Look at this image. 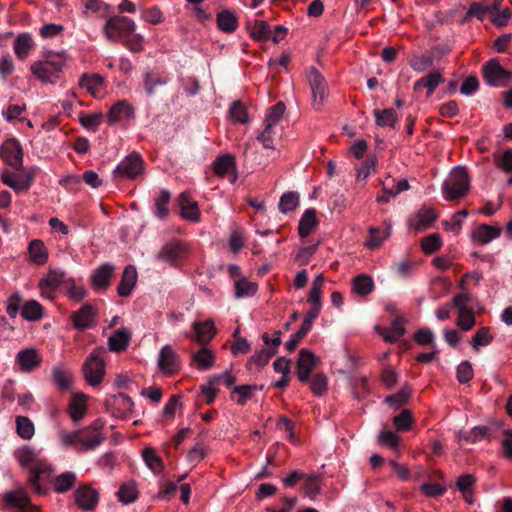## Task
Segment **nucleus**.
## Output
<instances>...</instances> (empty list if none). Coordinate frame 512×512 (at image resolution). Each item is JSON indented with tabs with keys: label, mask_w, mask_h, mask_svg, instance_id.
Returning <instances> with one entry per match:
<instances>
[{
	"label": "nucleus",
	"mask_w": 512,
	"mask_h": 512,
	"mask_svg": "<svg viewBox=\"0 0 512 512\" xmlns=\"http://www.w3.org/2000/svg\"><path fill=\"white\" fill-rule=\"evenodd\" d=\"M307 79L312 91L313 105L316 109H319L328 97L327 83L314 67L308 70Z\"/></svg>",
	"instance_id": "8"
},
{
	"label": "nucleus",
	"mask_w": 512,
	"mask_h": 512,
	"mask_svg": "<svg viewBox=\"0 0 512 512\" xmlns=\"http://www.w3.org/2000/svg\"><path fill=\"white\" fill-rule=\"evenodd\" d=\"M143 459L146 465L154 472L159 473L163 468V462L151 447H147L143 451Z\"/></svg>",
	"instance_id": "55"
},
{
	"label": "nucleus",
	"mask_w": 512,
	"mask_h": 512,
	"mask_svg": "<svg viewBox=\"0 0 512 512\" xmlns=\"http://www.w3.org/2000/svg\"><path fill=\"white\" fill-rule=\"evenodd\" d=\"M33 178V172H28L27 175L23 176L4 171L1 175L2 182L16 192L28 190L33 183Z\"/></svg>",
	"instance_id": "17"
},
{
	"label": "nucleus",
	"mask_w": 512,
	"mask_h": 512,
	"mask_svg": "<svg viewBox=\"0 0 512 512\" xmlns=\"http://www.w3.org/2000/svg\"><path fill=\"white\" fill-rule=\"evenodd\" d=\"M310 389L316 396H322L327 390V378L324 374L318 373L311 377Z\"/></svg>",
	"instance_id": "64"
},
{
	"label": "nucleus",
	"mask_w": 512,
	"mask_h": 512,
	"mask_svg": "<svg viewBox=\"0 0 512 512\" xmlns=\"http://www.w3.org/2000/svg\"><path fill=\"white\" fill-rule=\"evenodd\" d=\"M181 216L189 221L198 222L200 220V212L197 202L192 200L187 192H183L178 198Z\"/></svg>",
	"instance_id": "20"
},
{
	"label": "nucleus",
	"mask_w": 512,
	"mask_h": 512,
	"mask_svg": "<svg viewBox=\"0 0 512 512\" xmlns=\"http://www.w3.org/2000/svg\"><path fill=\"white\" fill-rule=\"evenodd\" d=\"M490 15H492V7L475 2L470 5L465 15V20L476 17L480 21H483Z\"/></svg>",
	"instance_id": "49"
},
{
	"label": "nucleus",
	"mask_w": 512,
	"mask_h": 512,
	"mask_svg": "<svg viewBox=\"0 0 512 512\" xmlns=\"http://www.w3.org/2000/svg\"><path fill=\"white\" fill-rule=\"evenodd\" d=\"M405 333L404 321L397 318L393 321L389 329H385L382 333L383 338L387 342H396Z\"/></svg>",
	"instance_id": "47"
},
{
	"label": "nucleus",
	"mask_w": 512,
	"mask_h": 512,
	"mask_svg": "<svg viewBox=\"0 0 512 512\" xmlns=\"http://www.w3.org/2000/svg\"><path fill=\"white\" fill-rule=\"evenodd\" d=\"M501 229L488 224H481L471 234L472 241L476 244L485 245L500 236Z\"/></svg>",
	"instance_id": "19"
},
{
	"label": "nucleus",
	"mask_w": 512,
	"mask_h": 512,
	"mask_svg": "<svg viewBox=\"0 0 512 512\" xmlns=\"http://www.w3.org/2000/svg\"><path fill=\"white\" fill-rule=\"evenodd\" d=\"M277 131L276 126L271 124H265L264 130L258 135V140L261 142L264 148L274 149V140L276 137Z\"/></svg>",
	"instance_id": "60"
},
{
	"label": "nucleus",
	"mask_w": 512,
	"mask_h": 512,
	"mask_svg": "<svg viewBox=\"0 0 512 512\" xmlns=\"http://www.w3.org/2000/svg\"><path fill=\"white\" fill-rule=\"evenodd\" d=\"M192 328L195 331V340L200 344L208 343L216 334V328L211 320L195 322Z\"/></svg>",
	"instance_id": "30"
},
{
	"label": "nucleus",
	"mask_w": 512,
	"mask_h": 512,
	"mask_svg": "<svg viewBox=\"0 0 512 512\" xmlns=\"http://www.w3.org/2000/svg\"><path fill=\"white\" fill-rule=\"evenodd\" d=\"M442 246V240L437 233L430 234L422 239L421 241V247L422 250L427 253H433L437 250H439Z\"/></svg>",
	"instance_id": "63"
},
{
	"label": "nucleus",
	"mask_w": 512,
	"mask_h": 512,
	"mask_svg": "<svg viewBox=\"0 0 512 512\" xmlns=\"http://www.w3.org/2000/svg\"><path fill=\"white\" fill-rule=\"evenodd\" d=\"M115 267L110 263L100 265L91 275L92 286L97 290H104L108 287Z\"/></svg>",
	"instance_id": "21"
},
{
	"label": "nucleus",
	"mask_w": 512,
	"mask_h": 512,
	"mask_svg": "<svg viewBox=\"0 0 512 512\" xmlns=\"http://www.w3.org/2000/svg\"><path fill=\"white\" fill-rule=\"evenodd\" d=\"M374 281L367 274H360L353 279L352 291L359 296L365 297L374 290Z\"/></svg>",
	"instance_id": "34"
},
{
	"label": "nucleus",
	"mask_w": 512,
	"mask_h": 512,
	"mask_svg": "<svg viewBox=\"0 0 512 512\" xmlns=\"http://www.w3.org/2000/svg\"><path fill=\"white\" fill-rule=\"evenodd\" d=\"M29 256L33 263L43 265L48 259V252L41 240H32L28 247Z\"/></svg>",
	"instance_id": "37"
},
{
	"label": "nucleus",
	"mask_w": 512,
	"mask_h": 512,
	"mask_svg": "<svg viewBox=\"0 0 512 512\" xmlns=\"http://www.w3.org/2000/svg\"><path fill=\"white\" fill-rule=\"evenodd\" d=\"M318 220L316 217V210L313 208L307 209L302 215L299 225L298 232L302 238L307 237L313 229L317 226Z\"/></svg>",
	"instance_id": "35"
},
{
	"label": "nucleus",
	"mask_w": 512,
	"mask_h": 512,
	"mask_svg": "<svg viewBox=\"0 0 512 512\" xmlns=\"http://www.w3.org/2000/svg\"><path fill=\"white\" fill-rule=\"evenodd\" d=\"M476 483V478L472 474H464L457 478L456 487L461 492L464 500L472 504L474 502V485Z\"/></svg>",
	"instance_id": "31"
},
{
	"label": "nucleus",
	"mask_w": 512,
	"mask_h": 512,
	"mask_svg": "<svg viewBox=\"0 0 512 512\" xmlns=\"http://www.w3.org/2000/svg\"><path fill=\"white\" fill-rule=\"evenodd\" d=\"M105 349L95 348L83 364V375L91 386H98L105 376V362L102 358Z\"/></svg>",
	"instance_id": "4"
},
{
	"label": "nucleus",
	"mask_w": 512,
	"mask_h": 512,
	"mask_svg": "<svg viewBox=\"0 0 512 512\" xmlns=\"http://www.w3.org/2000/svg\"><path fill=\"white\" fill-rule=\"evenodd\" d=\"M470 190V177L465 167H455L442 183L443 197L447 201L464 198Z\"/></svg>",
	"instance_id": "3"
},
{
	"label": "nucleus",
	"mask_w": 512,
	"mask_h": 512,
	"mask_svg": "<svg viewBox=\"0 0 512 512\" xmlns=\"http://www.w3.org/2000/svg\"><path fill=\"white\" fill-rule=\"evenodd\" d=\"M52 379L54 384L62 390L68 389L72 383L71 373L62 365H56L52 369Z\"/></svg>",
	"instance_id": "39"
},
{
	"label": "nucleus",
	"mask_w": 512,
	"mask_h": 512,
	"mask_svg": "<svg viewBox=\"0 0 512 512\" xmlns=\"http://www.w3.org/2000/svg\"><path fill=\"white\" fill-rule=\"evenodd\" d=\"M437 213L430 207H422L409 220L410 228L417 232L428 229L437 219Z\"/></svg>",
	"instance_id": "16"
},
{
	"label": "nucleus",
	"mask_w": 512,
	"mask_h": 512,
	"mask_svg": "<svg viewBox=\"0 0 512 512\" xmlns=\"http://www.w3.org/2000/svg\"><path fill=\"white\" fill-rule=\"evenodd\" d=\"M193 364L201 370H207L214 364L215 357L211 350L202 348L192 357Z\"/></svg>",
	"instance_id": "41"
},
{
	"label": "nucleus",
	"mask_w": 512,
	"mask_h": 512,
	"mask_svg": "<svg viewBox=\"0 0 512 512\" xmlns=\"http://www.w3.org/2000/svg\"><path fill=\"white\" fill-rule=\"evenodd\" d=\"M257 389L256 385H240L233 388L231 399L239 405H244L251 399L252 392Z\"/></svg>",
	"instance_id": "46"
},
{
	"label": "nucleus",
	"mask_w": 512,
	"mask_h": 512,
	"mask_svg": "<svg viewBox=\"0 0 512 512\" xmlns=\"http://www.w3.org/2000/svg\"><path fill=\"white\" fill-rule=\"evenodd\" d=\"M103 427V420L97 419L89 426L78 430L79 446L82 451L94 450L104 442L106 437L101 432Z\"/></svg>",
	"instance_id": "6"
},
{
	"label": "nucleus",
	"mask_w": 512,
	"mask_h": 512,
	"mask_svg": "<svg viewBox=\"0 0 512 512\" xmlns=\"http://www.w3.org/2000/svg\"><path fill=\"white\" fill-rule=\"evenodd\" d=\"M236 169L235 158L226 154L218 157L214 162V172L219 177H226L228 175H233Z\"/></svg>",
	"instance_id": "33"
},
{
	"label": "nucleus",
	"mask_w": 512,
	"mask_h": 512,
	"mask_svg": "<svg viewBox=\"0 0 512 512\" xmlns=\"http://www.w3.org/2000/svg\"><path fill=\"white\" fill-rule=\"evenodd\" d=\"M186 253L187 248L185 244L180 241H171L162 246L156 258L159 261L175 265L185 257Z\"/></svg>",
	"instance_id": "12"
},
{
	"label": "nucleus",
	"mask_w": 512,
	"mask_h": 512,
	"mask_svg": "<svg viewBox=\"0 0 512 512\" xmlns=\"http://www.w3.org/2000/svg\"><path fill=\"white\" fill-rule=\"evenodd\" d=\"M304 480V494L311 500H314L321 489V478L317 475H305Z\"/></svg>",
	"instance_id": "52"
},
{
	"label": "nucleus",
	"mask_w": 512,
	"mask_h": 512,
	"mask_svg": "<svg viewBox=\"0 0 512 512\" xmlns=\"http://www.w3.org/2000/svg\"><path fill=\"white\" fill-rule=\"evenodd\" d=\"M21 316L27 321H37L43 316V308L36 300H29L23 305Z\"/></svg>",
	"instance_id": "43"
},
{
	"label": "nucleus",
	"mask_w": 512,
	"mask_h": 512,
	"mask_svg": "<svg viewBox=\"0 0 512 512\" xmlns=\"http://www.w3.org/2000/svg\"><path fill=\"white\" fill-rule=\"evenodd\" d=\"M75 501L81 509L90 511L97 505L98 493L90 486L79 487L75 491Z\"/></svg>",
	"instance_id": "18"
},
{
	"label": "nucleus",
	"mask_w": 512,
	"mask_h": 512,
	"mask_svg": "<svg viewBox=\"0 0 512 512\" xmlns=\"http://www.w3.org/2000/svg\"><path fill=\"white\" fill-rule=\"evenodd\" d=\"M409 64L414 71L421 73L434 64V57L429 54L414 55L410 59Z\"/></svg>",
	"instance_id": "48"
},
{
	"label": "nucleus",
	"mask_w": 512,
	"mask_h": 512,
	"mask_svg": "<svg viewBox=\"0 0 512 512\" xmlns=\"http://www.w3.org/2000/svg\"><path fill=\"white\" fill-rule=\"evenodd\" d=\"M375 116L376 124L380 127H390L395 128L398 122L397 113L394 109H375L373 111Z\"/></svg>",
	"instance_id": "36"
},
{
	"label": "nucleus",
	"mask_w": 512,
	"mask_h": 512,
	"mask_svg": "<svg viewBox=\"0 0 512 512\" xmlns=\"http://www.w3.org/2000/svg\"><path fill=\"white\" fill-rule=\"evenodd\" d=\"M493 161L497 168L505 173L512 172V149L496 151L493 154Z\"/></svg>",
	"instance_id": "44"
},
{
	"label": "nucleus",
	"mask_w": 512,
	"mask_h": 512,
	"mask_svg": "<svg viewBox=\"0 0 512 512\" xmlns=\"http://www.w3.org/2000/svg\"><path fill=\"white\" fill-rule=\"evenodd\" d=\"M34 46L32 36L29 33H21L14 41L13 50L18 59L24 60Z\"/></svg>",
	"instance_id": "32"
},
{
	"label": "nucleus",
	"mask_w": 512,
	"mask_h": 512,
	"mask_svg": "<svg viewBox=\"0 0 512 512\" xmlns=\"http://www.w3.org/2000/svg\"><path fill=\"white\" fill-rule=\"evenodd\" d=\"M157 364L159 369L167 375L174 374L180 368L178 356L170 345L161 348Z\"/></svg>",
	"instance_id": "15"
},
{
	"label": "nucleus",
	"mask_w": 512,
	"mask_h": 512,
	"mask_svg": "<svg viewBox=\"0 0 512 512\" xmlns=\"http://www.w3.org/2000/svg\"><path fill=\"white\" fill-rule=\"evenodd\" d=\"M299 205V194L297 192L284 193L279 201V210L282 213L293 211Z\"/></svg>",
	"instance_id": "53"
},
{
	"label": "nucleus",
	"mask_w": 512,
	"mask_h": 512,
	"mask_svg": "<svg viewBox=\"0 0 512 512\" xmlns=\"http://www.w3.org/2000/svg\"><path fill=\"white\" fill-rule=\"evenodd\" d=\"M167 83L166 80L161 79L157 74L148 71L144 74L143 86L146 93L151 96L155 93L158 86H163Z\"/></svg>",
	"instance_id": "54"
},
{
	"label": "nucleus",
	"mask_w": 512,
	"mask_h": 512,
	"mask_svg": "<svg viewBox=\"0 0 512 512\" xmlns=\"http://www.w3.org/2000/svg\"><path fill=\"white\" fill-rule=\"evenodd\" d=\"M16 427L18 435L23 439H30L34 435V425L28 417L18 416Z\"/></svg>",
	"instance_id": "56"
},
{
	"label": "nucleus",
	"mask_w": 512,
	"mask_h": 512,
	"mask_svg": "<svg viewBox=\"0 0 512 512\" xmlns=\"http://www.w3.org/2000/svg\"><path fill=\"white\" fill-rule=\"evenodd\" d=\"M14 456L21 467L30 470L28 481L32 489L36 493L41 494L42 489L39 484V480L41 478H48L50 476V464L40 457V453L36 449L30 446H23L17 449L14 452Z\"/></svg>",
	"instance_id": "1"
},
{
	"label": "nucleus",
	"mask_w": 512,
	"mask_h": 512,
	"mask_svg": "<svg viewBox=\"0 0 512 512\" xmlns=\"http://www.w3.org/2000/svg\"><path fill=\"white\" fill-rule=\"evenodd\" d=\"M67 59L64 51H45L42 54V59L31 64V73L44 83L54 84L66 65Z\"/></svg>",
	"instance_id": "2"
},
{
	"label": "nucleus",
	"mask_w": 512,
	"mask_h": 512,
	"mask_svg": "<svg viewBox=\"0 0 512 512\" xmlns=\"http://www.w3.org/2000/svg\"><path fill=\"white\" fill-rule=\"evenodd\" d=\"M494 337L490 333L489 327H481L477 330L471 339V346L474 351H479L480 347L487 346L493 341Z\"/></svg>",
	"instance_id": "45"
},
{
	"label": "nucleus",
	"mask_w": 512,
	"mask_h": 512,
	"mask_svg": "<svg viewBox=\"0 0 512 512\" xmlns=\"http://www.w3.org/2000/svg\"><path fill=\"white\" fill-rule=\"evenodd\" d=\"M41 362V355L35 348L21 349L15 357V365L23 373L33 372L40 366Z\"/></svg>",
	"instance_id": "11"
},
{
	"label": "nucleus",
	"mask_w": 512,
	"mask_h": 512,
	"mask_svg": "<svg viewBox=\"0 0 512 512\" xmlns=\"http://www.w3.org/2000/svg\"><path fill=\"white\" fill-rule=\"evenodd\" d=\"M476 324L475 314L472 309L458 311L457 326L462 331L471 330Z\"/></svg>",
	"instance_id": "59"
},
{
	"label": "nucleus",
	"mask_w": 512,
	"mask_h": 512,
	"mask_svg": "<svg viewBox=\"0 0 512 512\" xmlns=\"http://www.w3.org/2000/svg\"><path fill=\"white\" fill-rule=\"evenodd\" d=\"M3 499L7 505L17 508H25L30 503L29 496L23 489L6 493Z\"/></svg>",
	"instance_id": "42"
},
{
	"label": "nucleus",
	"mask_w": 512,
	"mask_h": 512,
	"mask_svg": "<svg viewBox=\"0 0 512 512\" xmlns=\"http://www.w3.org/2000/svg\"><path fill=\"white\" fill-rule=\"evenodd\" d=\"M276 353L277 350L275 348L265 347L260 350H256L247 361L246 367L248 369H252L253 365L260 367L265 366Z\"/></svg>",
	"instance_id": "38"
},
{
	"label": "nucleus",
	"mask_w": 512,
	"mask_h": 512,
	"mask_svg": "<svg viewBox=\"0 0 512 512\" xmlns=\"http://www.w3.org/2000/svg\"><path fill=\"white\" fill-rule=\"evenodd\" d=\"M87 410V397L82 393H74L68 406V413L74 422L84 418Z\"/></svg>",
	"instance_id": "26"
},
{
	"label": "nucleus",
	"mask_w": 512,
	"mask_h": 512,
	"mask_svg": "<svg viewBox=\"0 0 512 512\" xmlns=\"http://www.w3.org/2000/svg\"><path fill=\"white\" fill-rule=\"evenodd\" d=\"M133 117L134 109L126 100H121L115 103L107 114V120L109 124H114L121 120L130 119Z\"/></svg>",
	"instance_id": "22"
},
{
	"label": "nucleus",
	"mask_w": 512,
	"mask_h": 512,
	"mask_svg": "<svg viewBox=\"0 0 512 512\" xmlns=\"http://www.w3.org/2000/svg\"><path fill=\"white\" fill-rule=\"evenodd\" d=\"M444 82V78L440 71L429 73L414 83V91H420L422 88L427 90V96H431L439 84Z\"/></svg>",
	"instance_id": "27"
},
{
	"label": "nucleus",
	"mask_w": 512,
	"mask_h": 512,
	"mask_svg": "<svg viewBox=\"0 0 512 512\" xmlns=\"http://www.w3.org/2000/svg\"><path fill=\"white\" fill-rule=\"evenodd\" d=\"M171 194L168 190L163 189L160 191L159 196L154 201V214L159 219H165L169 215L168 203Z\"/></svg>",
	"instance_id": "40"
},
{
	"label": "nucleus",
	"mask_w": 512,
	"mask_h": 512,
	"mask_svg": "<svg viewBox=\"0 0 512 512\" xmlns=\"http://www.w3.org/2000/svg\"><path fill=\"white\" fill-rule=\"evenodd\" d=\"M284 112H285V105L282 102L276 103L274 106L269 108V110L265 116V124H271L273 126H277V124L282 119Z\"/></svg>",
	"instance_id": "61"
},
{
	"label": "nucleus",
	"mask_w": 512,
	"mask_h": 512,
	"mask_svg": "<svg viewBox=\"0 0 512 512\" xmlns=\"http://www.w3.org/2000/svg\"><path fill=\"white\" fill-rule=\"evenodd\" d=\"M135 29L136 24L130 18L114 16L106 21L103 27V33L108 40L119 41L131 35Z\"/></svg>",
	"instance_id": "5"
},
{
	"label": "nucleus",
	"mask_w": 512,
	"mask_h": 512,
	"mask_svg": "<svg viewBox=\"0 0 512 512\" xmlns=\"http://www.w3.org/2000/svg\"><path fill=\"white\" fill-rule=\"evenodd\" d=\"M217 27L224 33H233L238 28V18L230 10H222L217 14L216 17Z\"/></svg>",
	"instance_id": "29"
},
{
	"label": "nucleus",
	"mask_w": 512,
	"mask_h": 512,
	"mask_svg": "<svg viewBox=\"0 0 512 512\" xmlns=\"http://www.w3.org/2000/svg\"><path fill=\"white\" fill-rule=\"evenodd\" d=\"M64 271L60 269H51L45 277L39 281V288L42 294H49L56 290L64 278Z\"/></svg>",
	"instance_id": "25"
},
{
	"label": "nucleus",
	"mask_w": 512,
	"mask_h": 512,
	"mask_svg": "<svg viewBox=\"0 0 512 512\" xmlns=\"http://www.w3.org/2000/svg\"><path fill=\"white\" fill-rule=\"evenodd\" d=\"M131 339V332L128 328L122 327L116 330L108 340L109 350L113 352L124 351Z\"/></svg>",
	"instance_id": "28"
},
{
	"label": "nucleus",
	"mask_w": 512,
	"mask_h": 512,
	"mask_svg": "<svg viewBox=\"0 0 512 512\" xmlns=\"http://www.w3.org/2000/svg\"><path fill=\"white\" fill-rule=\"evenodd\" d=\"M484 79L490 86H504L511 79L512 75L506 71L497 60L492 59L483 68Z\"/></svg>",
	"instance_id": "9"
},
{
	"label": "nucleus",
	"mask_w": 512,
	"mask_h": 512,
	"mask_svg": "<svg viewBox=\"0 0 512 512\" xmlns=\"http://www.w3.org/2000/svg\"><path fill=\"white\" fill-rule=\"evenodd\" d=\"M0 155L9 166L17 170L22 168L23 151L17 140L6 141L0 148Z\"/></svg>",
	"instance_id": "13"
},
{
	"label": "nucleus",
	"mask_w": 512,
	"mask_h": 512,
	"mask_svg": "<svg viewBox=\"0 0 512 512\" xmlns=\"http://www.w3.org/2000/svg\"><path fill=\"white\" fill-rule=\"evenodd\" d=\"M95 316V309L91 305L85 304L72 315L73 324L78 330L87 329L92 325Z\"/></svg>",
	"instance_id": "23"
},
{
	"label": "nucleus",
	"mask_w": 512,
	"mask_h": 512,
	"mask_svg": "<svg viewBox=\"0 0 512 512\" xmlns=\"http://www.w3.org/2000/svg\"><path fill=\"white\" fill-rule=\"evenodd\" d=\"M119 500L124 504L132 503L137 498V489L134 483L123 484L118 491Z\"/></svg>",
	"instance_id": "62"
},
{
	"label": "nucleus",
	"mask_w": 512,
	"mask_h": 512,
	"mask_svg": "<svg viewBox=\"0 0 512 512\" xmlns=\"http://www.w3.org/2000/svg\"><path fill=\"white\" fill-rule=\"evenodd\" d=\"M144 171V161L140 154L131 153L126 156L114 169L115 177L133 180Z\"/></svg>",
	"instance_id": "7"
},
{
	"label": "nucleus",
	"mask_w": 512,
	"mask_h": 512,
	"mask_svg": "<svg viewBox=\"0 0 512 512\" xmlns=\"http://www.w3.org/2000/svg\"><path fill=\"white\" fill-rule=\"evenodd\" d=\"M103 84V78L98 74L82 75L79 85L85 88L91 95H96L98 88Z\"/></svg>",
	"instance_id": "51"
},
{
	"label": "nucleus",
	"mask_w": 512,
	"mask_h": 512,
	"mask_svg": "<svg viewBox=\"0 0 512 512\" xmlns=\"http://www.w3.org/2000/svg\"><path fill=\"white\" fill-rule=\"evenodd\" d=\"M76 476L73 472H65L54 481V488L57 492L63 493L69 490L75 483Z\"/></svg>",
	"instance_id": "58"
},
{
	"label": "nucleus",
	"mask_w": 512,
	"mask_h": 512,
	"mask_svg": "<svg viewBox=\"0 0 512 512\" xmlns=\"http://www.w3.org/2000/svg\"><path fill=\"white\" fill-rule=\"evenodd\" d=\"M137 281V271L133 265H127L123 271L117 292L121 297H127L133 291Z\"/></svg>",
	"instance_id": "24"
},
{
	"label": "nucleus",
	"mask_w": 512,
	"mask_h": 512,
	"mask_svg": "<svg viewBox=\"0 0 512 512\" xmlns=\"http://www.w3.org/2000/svg\"><path fill=\"white\" fill-rule=\"evenodd\" d=\"M319 358L308 349H302L299 352L296 364L298 379L302 383H307L313 369L319 364Z\"/></svg>",
	"instance_id": "10"
},
{
	"label": "nucleus",
	"mask_w": 512,
	"mask_h": 512,
	"mask_svg": "<svg viewBox=\"0 0 512 512\" xmlns=\"http://www.w3.org/2000/svg\"><path fill=\"white\" fill-rule=\"evenodd\" d=\"M107 406L113 416L127 418L133 412L134 402L129 396L119 393L107 401Z\"/></svg>",
	"instance_id": "14"
},
{
	"label": "nucleus",
	"mask_w": 512,
	"mask_h": 512,
	"mask_svg": "<svg viewBox=\"0 0 512 512\" xmlns=\"http://www.w3.org/2000/svg\"><path fill=\"white\" fill-rule=\"evenodd\" d=\"M257 289L258 286L256 283L246 279L239 280L235 283V295L237 298L253 296L257 292Z\"/></svg>",
	"instance_id": "57"
},
{
	"label": "nucleus",
	"mask_w": 512,
	"mask_h": 512,
	"mask_svg": "<svg viewBox=\"0 0 512 512\" xmlns=\"http://www.w3.org/2000/svg\"><path fill=\"white\" fill-rule=\"evenodd\" d=\"M250 35L256 40H267L271 37V30L266 21L255 20L250 26Z\"/></svg>",
	"instance_id": "50"
}]
</instances>
